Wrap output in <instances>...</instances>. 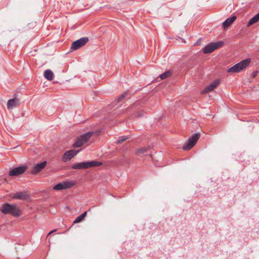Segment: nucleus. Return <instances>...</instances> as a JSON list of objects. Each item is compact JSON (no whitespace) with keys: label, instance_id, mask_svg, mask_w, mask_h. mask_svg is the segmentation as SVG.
Returning a JSON list of instances; mask_svg holds the SVG:
<instances>
[{"label":"nucleus","instance_id":"nucleus-1","mask_svg":"<svg viewBox=\"0 0 259 259\" xmlns=\"http://www.w3.org/2000/svg\"><path fill=\"white\" fill-rule=\"evenodd\" d=\"M1 211L3 214H10L15 217H18L21 215V211L16 205L11 204L8 203L2 205Z\"/></svg>","mask_w":259,"mask_h":259},{"label":"nucleus","instance_id":"nucleus-2","mask_svg":"<svg viewBox=\"0 0 259 259\" xmlns=\"http://www.w3.org/2000/svg\"><path fill=\"white\" fill-rule=\"evenodd\" d=\"M251 59L248 58L242 60L238 63H237L233 66L227 70V73H237L239 72L244 69L246 68L250 63Z\"/></svg>","mask_w":259,"mask_h":259},{"label":"nucleus","instance_id":"nucleus-3","mask_svg":"<svg viewBox=\"0 0 259 259\" xmlns=\"http://www.w3.org/2000/svg\"><path fill=\"white\" fill-rule=\"evenodd\" d=\"M102 164V163L97 161H92L88 162H83L77 163L73 165L71 167L72 169H87L90 167L99 166Z\"/></svg>","mask_w":259,"mask_h":259},{"label":"nucleus","instance_id":"nucleus-4","mask_svg":"<svg viewBox=\"0 0 259 259\" xmlns=\"http://www.w3.org/2000/svg\"><path fill=\"white\" fill-rule=\"evenodd\" d=\"M93 134V132H89L78 137L77 138H76L74 143L73 144V147H81L82 145L86 143L89 141V140L91 138Z\"/></svg>","mask_w":259,"mask_h":259},{"label":"nucleus","instance_id":"nucleus-5","mask_svg":"<svg viewBox=\"0 0 259 259\" xmlns=\"http://www.w3.org/2000/svg\"><path fill=\"white\" fill-rule=\"evenodd\" d=\"M200 137L199 133H195L185 143L182 148L184 150H188L192 148Z\"/></svg>","mask_w":259,"mask_h":259},{"label":"nucleus","instance_id":"nucleus-6","mask_svg":"<svg viewBox=\"0 0 259 259\" xmlns=\"http://www.w3.org/2000/svg\"><path fill=\"white\" fill-rule=\"evenodd\" d=\"M223 45V42L218 41L211 42L206 45L203 49L204 54H209L213 52L215 50L221 48Z\"/></svg>","mask_w":259,"mask_h":259},{"label":"nucleus","instance_id":"nucleus-7","mask_svg":"<svg viewBox=\"0 0 259 259\" xmlns=\"http://www.w3.org/2000/svg\"><path fill=\"white\" fill-rule=\"evenodd\" d=\"M75 183L74 181H63L54 186L53 189L54 190L59 191L70 188L74 186Z\"/></svg>","mask_w":259,"mask_h":259},{"label":"nucleus","instance_id":"nucleus-8","mask_svg":"<svg viewBox=\"0 0 259 259\" xmlns=\"http://www.w3.org/2000/svg\"><path fill=\"white\" fill-rule=\"evenodd\" d=\"M89 41V38L87 37H82L76 41L73 42L71 46V49L77 50L80 47L84 46Z\"/></svg>","mask_w":259,"mask_h":259},{"label":"nucleus","instance_id":"nucleus-9","mask_svg":"<svg viewBox=\"0 0 259 259\" xmlns=\"http://www.w3.org/2000/svg\"><path fill=\"white\" fill-rule=\"evenodd\" d=\"M27 168L26 165H22L13 168L9 172V176L11 177L17 176L19 175L22 174L25 172Z\"/></svg>","mask_w":259,"mask_h":259},{"label":"nucleus","instance_id":"nucleus-10","mask_svg":"<svg viewBox=\"0 0 259 259\" xmlns=\"http://www.w3.org/2000/svg\"><path fill=\"white\" fill-rule=\"evenodd\" d=\"M79 150L75 151L74 150H70L66 151L62 156V161L64 162H66L71 160L74 156H75Z\"/></svg>","mask_w":259,"mask_h":259},{"label":"nucleus","instance_id":"nucleus-11","mask_svg":"<svg viewBox=\"0 0 259 259\" xmlns=\"http://www.w3.org/2000/svg\"><path fill=\"white\" fill-rule=\"evenodd\" d=\"M220 80L216 79L211 83L209 85L207 86L204 90L201 92V94H205L208 92L213 91L220 84Z\"/></svg>","mask_w":259,"mask_h":259},{"label":"nucleus","instance_id":"nucleus-12","mask_svg":"<svg viewBox=\"0 0 259 259\" xmlns=\"http://www.w3.org/2000/svg\"><path fill=\"white\" fill-rule=\"evenodd\" d=\"M47 165L46 161H43L40 163L36 164L31 170V173L33 175H35L41 171L43 169L45 168Z\"/></svg>","mask_w":259,"mask_h":259},{"label":"nucleus","instance_id":"nucleus-13","mask_svg":"<svg viewBox=\"0 0 259 259\" xmlns=\"http://www.w3.org/2000/svg\"><path fill=\"white\" fill-rule=\"evenodd\" d=\"M29 198V195L26 192H17L13 196V198L25 200Z\"/></svg>","mask_w":259,"mask_h":259},{"label":"nucleus","instance_id":"nucleus-14","mask_svg":"<svg viewBox=\"0 0 259 259\" xmlns=\"http://www.w3.org/2000/svg\"><path fill=\"white\" fill-rule=\"evenodd\" d=\"M20 104V102L18 99L14 98L9 100L7 102V108L8 110H11L16 107Z\"/></svg>","mask_w":259,"mask_h":259},{"label":"nucleus","instance_id":"nucleus-15","mask_svg":"<svg viewBox=\"0 0 259 259\" xmlns=\"http://www.w3.org/2000/svg\"><path fill=\"white\" fill-rule=\"evenodd\" d=\"M236 19V17L235 16H232L229 18H228L223 23V26L224 28H227L229 27L230 25H231L234 21Z\"/></svg>","mask_w":259,"mask_h":259},{"label":"nucleus","instance_id":"nucleus-16","mask_svg":"<svg viewBox=\"0 0 259 259\" xmlns=\"http://www.w3.org/2000/svg\"><path fill=\"white\" fill-rule=\"evenodd\" d=\"M150 149V147L148 146L147 147H144L141 149H139L136 151V154L137 155H140L141 154H143L144 155H148L149 154V150Z\"/></svg>","mask_w":259,"mask_h":259},{"label":"nucleus","instance_id":"nucleus-17","mask_svg":"<svg viewBox=\"0 0 259 259\" xmlns=\"http://www.w3.org/2000/svg\"><path fill=\"white\" fill-rule=\"evenodd\" d=\"M44 76L48 80H52L53 79L54 77L53 72L51 70H46L44 72Z\"/></svg>","mask_w":259,"mask_h":259},{"label":"nucleus","instance_id":"nucleus-18","mask_svg":"<svg viewBox=\"0 0 259 259\" xmlns=\"http://www.w3.org/2000/svg\"><path fill=\"white\" fill-rule=\"evenodd\" d=\"M87 213V211H84L81 214L79 215L77 218H76V219L74 221L73 223L74 224L78 223L82 221L84 217L86 216Z\"/></svg>","mask_w":259,"mask_h":259},{"label":"nucleus","instance_id":"nucleus-19","mask_svg":"<svg viewBox=\"0 0 259 259\" xmlns=\"http://www.w3.org/2000/svg\"><path fill=\"white\" fill-rule=\"evenodd\" d=\"M171 74V72L170 71H167L160 75V77L161 79H164L167 77L170 76Z\"/></svg>","mask_w":259,"mask_h":259},{"label":"nucleus","instance_id":"nucleus-20","mask_svg":"<svg viewBox=\"0 0 259 259\" xmlns=\"http://www.w3.org/2000/svg\"><path fill=\"white\" fill-rule=\"evenodd\" d=\"M130 138L128 136H123L119 137L118 140L117 142L118 144H120L123 142L125 141L126 140Z\"/></svg>","mask_w":259,"mask_h":259},{"label":"nucleus","instance_id":"nucleus-21","mask_svg":"<svg viewBox=\"0 0 259 259\" xmlns=\"http://www.w3.org/2000/svg\"><path fill=\"white\" fill-rule=\"evenodd\" d=\"M257 21L256 20V19L255 18V17L253 16L251 19H250V20L248 21L247 24V26L248 27L252 25V24H253L254 23L257 22Z\"/></svg>","mask_w":259,"mask_h":259},{"label":"nucleus","instance_id":"nucleus-22","mask_svg":"<svg viewBox=\"0 0 259 259\" xmlns=\"http://www.w3.org/2000/svg\"><path fill=\"white\" fill-rule=\"evenodd\" d=\"M257 21L256 20V19L255 18V17L253 16L251 19H250V20L248 21L247 24V26L248 27L252 25V24H253L254 23L257 22Z\"/></svg>","mask_w":259,"mask_h":259},{"label":"nucleus","instance_id":"nucleus-23","mask_svg":"<svg viewBox=\"0 0 259 259\" xmlns=\"http://www.w3.org/2000/svg\"><path fill=\"white\" fill-rule=\"evenodd\" d=\"M127 94V92H124L123 94H121L118 98H117V102H120L125 97V96Z\"/></svg>","mask_w":259,"mask_h":259},{"label":"nucleus","instance_id":"nucleus-24","mask_svg":"<svg viewBox=\"0 0 259 259\" xmlns=\"http://www.w3.org/2000/svg\"><path fill=\"white\" fill-rule=\"evenodd\" d=\"M254 17L257 21H259V13L256 14Z\"/></svg>","mask_w":259,"mask_h":259},{"label":"nucleus","instance_id":"nucleus-25","mask_svg":"<svg viewBox=\"0 0 259 259\" xmlns=\"http://www.w3.org/2000/svg\"><path fill=\"white\" fill-rule=\"evenodd\" d=\"M143 115V111H140L138 114L137 116L141 117Z\"/></svg>","mask_w":259,"mask_h":259},{"label":"nucleus","instance_id":"nucleus-26","mask_svg":"<svg viewBox=\"0 0 259 259\" xmlns=\"http://www.w3.org/2000/svg\"><path fill=\"white\" fill-rule=\"evenodd\" d=\"M56 230H57L56 229H55V230H52V231H50V232L49 233V234H48V236L49 235H50V234H51L52 233H54V232H56Z\"/></svg>","mask_w":259,"mask_h":259}]
</instances>
